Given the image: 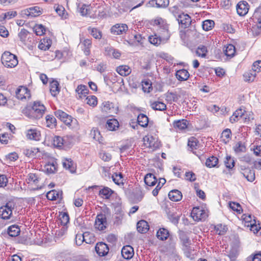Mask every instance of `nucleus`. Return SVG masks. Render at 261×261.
Listing matches in <instances>:
<instances>
[{
	"mask_svg": "<svg viewBox=\"0 0 261 261\" xmlns=\"http://www.w3.org/2000/svg\"><path fill=\"white\" fill-rule=\"evenodd\" d=\"M244 177L250 182H252L255 179V172L250 169H245L242 173Z\"/></svg>",
	"mask_w": 261,
	"mask_h": 261,
	"instance_id": "40",
	"label": "nucleus"
},
{
	"mask_svg": "<svg viewBox=\"0 0 261 261\" xmlns=\"http://www.w3.org/2000/svg\"><path fill=\"white\" fill-rule=\"evenodd\" d=\"M61 224L66 226L69 222V216L66 212H61L59 215Z\"/></svg>",
	"mask_w": 261,
	"mask_h": 261,
	"instance_id": "51",
	"label": "nucleus"
},
{
	"mask_svg": "<svg viewBox=\"0 0 261 261\" xmlns=\"http://www.w3.org/2000/svg\"><path fill=\"white\" fill-rule=\"evenodd\" d=\"M54 113L55 116L65 124L68 126H71V123L72 121V117L70 115L61 110L56 111Z\"/></svg>",
	"mask_w": 261,
	"mask_h": 261,
	"instance_id": "8",
	"label": "nucleus"
},
{
	"mask_svg": "<svg viewBox=\"0 0 261 261\" xmlns=\"http://www.w3.org/2000/svg\"><path fill=\"white\" fill-rule=\"evenodd\" d=\"M234 150L236 153L245 152L246 148L245 146L241 142H239L234 147Z\"/></svg>",
	"mask_w": 261,
	"mask_h": 261,
	"instance_id": "64",
	"label": "nucleus"
},
{
	"mask_svg": "<svg viewBox=\"0 0 261 261\" xmlns=\"http://www.w3.org/2000/svg\"><path fill=\"white\" fill-rule=\"evenodd\" d=\"M20 232V229L17 225L10 226L7 229L8 234L11 237L18 236Z\"/></svg>",
	"mask_w": 261,
	"mask_h": 261,
	"instance_id": "32",
	"label": "nucleus"
},
{
	"mask_svg": "<svg viewBox=\"0 0 261 261\" xmlns=\"http://www.w3.org/2000/svg\"><path fill=\"white\" fill-rule=\"evenodd\" d=\"M14 209V204L11 202L0 207V217L4 220H9L12 216V210Z\"/></svg>",
	"mask_w": 261,
	"mask_h": 261,
	"instance_id": "5",
	"label": "nucleus"
},
{
	"mask_svg": "<svg viewBox=\"0 0 261 261\" xmlns=\"http://www.w3.org/2000/svg\"><path fill=\"white\" fill-rule=\"evenodd\" d=\"M219 160L215 156H212L207 158L206 160L205 165L208 168H213L217 167Z\"/></svg>",
	"mask_w": 261,
	"mask_h": 261,
	"instance_id": "42",
	"label": "nucleus"
},
{
	"mask_svg": "<svg viewBox=\"0 0 261 261\" xmlns=\"http://www.w3.org/2000/svg\"><path fill=\"white\" fill-rule=\"evenodd\" d=\"M215 22L213 20L207 19L202 22V29L205 31H208L213 29L214 27Z\"/></svg>",
	"mask_w": 261,
	"mask_h": 261,
	"instance_id": "53",
	"label": "nucleus"
},
{
	"mask_svg": "<svg viewBox=\"0 0 261 261\" xmlns=\"http://www.w3.org/2000/svg\"><path fill=\"white\" fill-rule=\"evenodd\" d=\"M106 127L109 130H115L116 128L119 127V124L116 119H110L107 121Z\"/></svg>",
	"mask_w": 261,
	"mask_h": 261,
	"instance_id": "33",
	"label": "nucleus"
},
{
	"mask_svg": "<svg viewBox=\"0 0 261 261\" xmlns=\"http://www.w3.org/2000/svg\"><path fill=\"white\" fill-rule=\"evenodd\" d=\"M57 163L56 161H49L44 167L48 174L54 173L57 170Z\"/></svg>",
	"mask_w": 261,
	"mask_h": 261,
	"instance_id": "28",
	"label": "nucleus"
},
{
	"mask_svg": "<svg viewBox=\"0 0 261 261\" xmlns=\"http://www.w3.org/2000/svg\"><path fill=\"white\" fill-rule=\"evenodd\" d=\"M224 164L227 168L231 169L234 166L235 162L230 156L227 155L224 161Z\"/></svg>",
	"mask_w": 261,
	"mask_h": 261,
	"instance_id": "62",
	"label": "nucleus"
},
{
	"mask_svg": "<svg viewBox=\"0 0 261 261\" xmlns=\"http://www.w3.org/2000/svg\"><path fill=\"white\" fill-rule=\"evenodd\" d=\"M242 218L245 222L250 223L251 229L252 230L254 233H257L259 230L260 227L256 225V220L254 216H252L250 214H243Z\"/></svg>",
	"mask_w": 261,
	"mask_h": 261,
	"instance_id": "10",
	"label": "nucleus"
},
{
	"mask_svg": "<svg viewBox=\"0 0 261 261\" xmlns=\"http://www.w3.org/2000/svg\"><path fill=\"white\" fill-rule=\"evenodd\" d=\"M215 230L219 235H222L226 232L227 227L225 225L219 224L215 226Z\"/></svg>",
	"mask_w": 261,
	"mask_h": 261,
	"instance_id": "63",
	"label": "nucleus"
},
{
	"mask_svg": "<svg viewBox=\"0 0 261 261\" xmlns=\"http://www.w3.org/2000/svg\"><path fill=\"white\" fill-rule=\"evenodd\" d=\"M158 33L159 35L155 34L148 37L149 42L156 46L160 45L163 41L168 39L170 37L168 27L166 25H163V28L160 27L158 30Z\"/></svg>",
	"mask_w": 261,
	"mask_h": 261,
	"instance_id": "2",
	"label": "nucleus"
},
{
	"mask_svg": "<svg viewBox=\"0 0 261 261\" xmlns=\"http://www.w3.org/2000/svg\"><path fill=\"white\" fill-rule=\"evenodd\" d=\"M113 181L117 185H123L122 181L123 174L121 173H115L112 176Z\"/></svg>",
	"mask_w": 261,
	"mask_h": 261,
	"instance_id": "57",
	"label": "nucleus"
},
{
	"mask_svg": "<svg viewBox=\"0 0 261 261\" xmlns=\"http://www.w3.org/2000/svg\"><path fill=\"white\" fill-rule=\"evenodd\" d=\"M46 108L39 101L28 104L22 110V113L31 119H39L42 117Z\"/></svg>",
	"mask_w": 261,
	"mask_h": 261,
	"instance_id": "1",
	"label": "nucleus"
},
{
	"mask_svg": "<svg viewBox=\"0 0 261 261\" xmlns=\"http://www.w3.org/2000/svg\"><path fill=\"white\" fill-rule=\"evenodd\" d=\"M166 180L164 178H160L156 187L153 190L152 194L154 196L158 195L159 192L163 186L166 183Z\"/></svg>",
	"mask_w": 261,
	"mask_h": 261,
	"instance_id": "50",
	"label": "nucleus"
},
{
	"mask_svg": "<svg viewBox=\"0 0 261 261\" xmlns=\"http://www.w3.org/2000/svg\"><path fill=\"white\" fill-rule=\"evenodd\" d=\"M169 236V230L164 228H160L156 232L157 238L161 241L166 240Z\"/></svg>",
	"mask_w": 261,
	"mask_h": 261,
	"instance_id": "30",
	"label": "nucleus"
},
{
	"mask_svg": "<svg viewBox=\"0 0 261 261\" xmlns=\"http://www.w3.org/2000/svg\"><path fill=\"white\" fill-rule=\"evenodd\" d=\"M142 88L144 92L149 93L152 90V84L149 80L142 81Z\"/></svg>",
	"mask_w": 261,
	"mask_h": 261,
	"instance_id": "49",
	"label": "nucleus"
},
{
	"mask_svg": "<svg viewBox=\"0 0 261 261\" xmlns=\"http://www.w3.org/2000/svg\"><path fill=\"white\" fill-rule=\"evenodd\" d=\"M149 228V226L145 220H140L137 223V229L140 233H145L148 231Z\"/></svg>",
	"mask_w": 261,
	"mask_h": 261,
	"instance_id": "25",
	"label": "nucleus"
},
{
	"mask_svg": "<svg viewBox=\"0 0 261 261\" xmlns=\"http://www.w3.org/2000/svg\"><path fill=\"white\" fill-rule=\"evenodd\" d=\"M88 90L87 87L83 85H79L76 89V92L80 98L82 97V95H83L84 96H86V94H88Z\"/></svg>",
	"mask_w": 261,
	"mask_h": 261,
	"instance_id": "59",
	"label": "nucleus"
},
{
	"mask_svg": "<svg viewBox=\"0 0 261 261\" xmlns=\"http://www.w3.org/2000/svg\"><path fill=\"white\" fill-rule=\"evenodd\" d=\"M95 251L100 256H105L109 251V246L102 242H98L95 247Z\"/></svg>",
	"mask_w": 261,
	"mask_h": 261,
	"instance_id": "14",
	"label": "nucleus"
},
{
	"mask_svg": "<svg viewBox=\"0 0 261 261\" xmlns=\"http://www.w3.org/2000/svg\"><path fill=\"white\" fill-rule=\"evenodd\" d=\"M29 32L25 29H22L20 32L18 33V37L20 41L24 44L26 43V39Z\"/></svg>",
	"mask_w": 261,
	"mask_h": 261,
	"instance_id": "61",
	"label": "nucleus"
},
{
	"mask_svg": "<svg viewBox=\"0 0 261 261\" xmlns=\"http://www.w3.org/2000/svg\"><path fill=\"white\" fill-rule=\"evenodd\" d=\"M16 97L17 99L23 100L31 97V93L29 89L24 86H20L16 90Z\"/></svg>",
	"mask_w": 261,
	"mask_h": 261,
	"instance_id": "11",
	"label": "nucleus"
},
{
	"mask_svg": "<svg viewBox=\"0 0 261 261\" xmlns=\"http://www.w3.org/2000/svg\"><path fill=\"white\" fill-rule=\"evenodd\" d=\"M188 124L189 122L187 120L182 119L174 121L172 124L173 127L177 131L186 129Z\"/></svg>",
	"mask_w": 261,
	"mask_h": 261,
	"instance_id": "22",
	"label": "nucleus"
},
{
	"mask_svg": "<svg viewBox=\"0 0 261 261\" xmlns=\"http://www.w3.org/2000/svg\"><path fill=\"white\" fill-rule=\"evenodd\" d=\"M253 19L258 23L257 28L261 29V7L255 10L253 14Z\"/></svg>",
	"mask_w": 261,
	"mask_h": 261,
	"instance_id": "58",
	"label": "nucleus"
},
{
	"mask_svg": "<svg viewBox=\"0 0 261 261\" xmlns=\"http://www.w3.org/2000/svg\"><path fill=\"white\" fill-rule=\"evenodd\" d=\"M176 20L178 21L179 27L182 29L188 28L191 23V18L187 14L180 13L177 15Z\"/></svg>",
	"mask_w": 261,
	"mask_h": 261,
	"instance_id": "7",
	"label": "nucleus"
},
{
	"mask_svg": "<svg viewBox=\"0 0 261 261\" xmlns=\"http://www.w3.org/2000/svg\"><path fill=\"white\" fill-rule=\"evenodd\" d=\"M1 61L3 65L7 68H14L18 63L17 56L7 51L2 54Z\"/></svg>",
	"mask_w": 261,
	"mask_h": 261,
	"instance_id": "3",
	"label": "nucleus"
},
{
	"mask_svg": "<svg viewBox=\"0 0 261 261\" xmlns=\"http://www.w3.org/2000/svg\"><path fill=\"white\" fill-rule=\"evenodd\" d=\"M39 150L38 148L31 147L30 148H26L23 150V153L29 158H33L35 156Z\"/></svg>",
	"mask_w": 261,
	"mask_h": 261,
	"instance_id": "45",
	"label": "nucleus"
},
{
	"mask_svg": "<svg viewBox=\"0 0 261 261\" xmlns=\"http://www.w3.org/2000/svg\"><path fill=\"white\" fill-rule=\"evenodd\" d=\"M225 55L227 57H232L234 56L236 48L232 44H228L226 46L225 49L224 50Z\"/></svg>",
	"mask_w": 261,
	"mask_h": 261,
	"instance_id": "54",
	"label": "nucleus"
},
{
	"mask_svg": "<svg viewBox=\"0 0 261 261\" xmlns=\"http://www.w3.org/2000/svg\"><path fill=\"white\" fill-rule=\"evenodd\" d=\"M34 32L38 36H41L45 34L46 29L42 24H36L33 28Z\"/></svg>",
	"mask_w": 261,
	"mask_h": 261,
	"instance_id": "55",
	"label": "nucleus"
},
{
	"mask_svg": "<svg viewBox=\"0 0 261 261\" xmlns=\"http://www.w3.org/2000/svg\"><path fill=\"white\" fill-rule=\"evenodd\" d=\"M117 72L121 75L127 76L131 72V69L126 65L120 66L117 68Z\"/></svg>",
	"mask_w": 261,
	"mask_h": 261,
	"instance_id": "46",
	"label": "nucleus"
},
{
	"mask_svg": "<svg viewBox=\"0 0 261 261\" xmlns=\"http://www.w3.org/2000/svg\"><path fill=\"white\" fill-rule=\"evenodd\" d=\"M60 91L59 84L56 80H53L50 83V91L53 96H57Z\"/></svg>",
	"mask_w": 261,
	"mask_h": 261,
	"instance_id": "31",
	"label": "nucleus"
},
{
	"mask_svg": "<svg viewBox=\"0 0 261 261\" xmlns=\"http://www.w3.org/2000/svg\"><path fill=\"white\" fill-rule=\"evenodd\" d=\"M81 43H82L85 47L83 50L85 55L89 56L90 54V48L92 45L91 40L89 39H85L82 42V39H81Z\"/></svg>",
	"mask_w": 261,
	"mask_h": 261,
	"instance_id": "43",
	"label": "nucleus"
},
{
	"mask_svg": "<svg viewBox=\"0 0 261 261\" xmlns=\"http://www.w3.org/2000/svg\"><path fill=\"white\" fill-rule=\"evenodd\" d=\"M231 132L229 128L224 129L221 134V138L225 144H227L231 139Z\"/></svg>",
	"mask_w": 261,
	"mask_h": 261,
	"instance_id": "48",
	"label": "nucleus"
},
{
	"mask_svg": "<svg viewBox=\"0 0 261 261\" xmlns=\"http://www.w3.org/2000/svg\"><path fill=\"white\" fill-rule=\"evenodd\" d=\"M105 51L107 55H112L115 59H118L121 56V53L116 49L112 47H107L106 48Z\"/></svg>",
	"mask_w": 261,
	"mask_h": 261,
	"instance_id": "47",
	"label": "nucleus"
},
{
	"mask_svg": "<svg viewBox=\"0 0 261 261\" xmlns=\"http://www.w3.org/2000/svg\"><path fill=\"white\" fill-rule=\"evenodd\" d=\"M62 194V192L57 191L55 190H52L48 192L46 194V198L49 200H55L59 198Z\"/></svg>",
	"mask_w": 261,
	"mask_h": 261,
	"instance_id": "38",
	"label": "nucleus"
},
{
	"mask_svg": "<svg viewBox=\"0 0 261 261\" xmlns=\"http://www.w3.org/2000/svg\"><path fill=\"white\" fill-rule=\"evenodd\" d=\"M63 167L70 171L71 173H74L75 171V167L74 166L73 161L71 159H66L63 162Z\"/></svg>",
	"mask_w": 261,
	"mask_h": 261,
	"instance_id": "44",
	"label": "nucleus"
},
{
	"mask_svg": "<svg viewBox=\"0 0 261 261\" xmlns=\"http://www.w3.org/2000/svg\"><path fill=\"white\" fill-rule=\"evenodd\" d=\"M169 4V0H150L147 4L148 7L156 8H166Z\"/></svg>",
	"mask_w": 261,
	"mask_h": 261,
	"instance_id": "19",
	"label": "nucleus"
},
{
	"mask_svg": "<svg viewBox=\"0 0 261 261\" xmlns=\"http://www.w3.org/2000/svg\"><path fill=\"white\" fill-rule=\"evenodd\" d=\"M107 224V222L106 216L103 214L98 215L95 220V228L99 230H103L106 228Z\"/></svg>",
	"mask_w": 261,
	"mask_h": 261,
	"instance_id": "15",
	"label": "nucleus"
},
{
	"mask_svg": "<svg viewBox=\"0 0 261 261\" xmlns=\"http://www.w3.org/2000/svg\"><path fill=\"white\" fill-rule=\"evenodd\" d=\"M75 243L76 245L80 246L83 242L87 244H91L94 240V237L92 233L89 232H85L83 234L77 233L75 236Z\"/></svg>",
	"mask_w": 261,
	"mask_h": 261,
	"instance_id": "4",
	"label": "nucleus"
},
{
	"mask_svg": "<svg viewBox=\"0 0 261 261\" xmlns=\"http://www.w3.org/2000/svg\"><path fill=\"white\" fill-rule=\"evenodd\" d=\"M53 143L55 146L58 148H61L62 146H68L70 144L69 139L67 136L61 137L56 136L54 138Z\"/></svg>",
	"mask_w": 261,
	"mask_h": 261,
	"instance_id": "12",
	"label": "nucleus"
},
{
	"mask_svg": "<svg viewBox=\"0 0 261 261\" xmlns=\"http://www.w3.org/2000/svg\"><path fill=\"white\" fill-rule=\"evenodd\" d=\"M144 144L147 145L149 148L156 149L159 148V144L157 141L152 137L145 136L144 138Z\"/></svg>",
	"mask_w": 261,
	"mask_h": 261,
	"instance_id": "23",
	"label": "nucleus"
},
{
	"mask_svg": "<svg viewBox=\"0 0 261 261\" xmlns=\"http://www.w3.org/2000/svg\"><path fill=\"white\" fill-rule=\"evenodd\" d=\"M137 122L141 126L145 127L149 123L148 118L145 114H140L137 117Z\"/></svg>",
	"mask_w": 261,
	"mask_h": 261,
	"instance_id": "37",
	"label": "nucleus"
},
{
	"mask_svg": "<svg viewBox=\"0 0 261 261\" xmlns=\"http://www.w3.org/2000/svg\"><path fill=\"white\" fill-rule=\"evenodd\" d=\"M122 257L126 259H130L134 254V249L130 245L124 246L121 250Z\"/></svg>",
	"mask_w": 261,
	"mask_h": 261,
	"instance_id": "21",
	"label": "nucleus"
},
{
	"mask_svg": "<svg viewBox=\"0 0 261 261\" xmlns=\"http://www.w3.org/2000/svg\"><path fill=\"white\" fill-rule=\"evenodd\" d=\"M169 198L173 201H179L182 197L180 191L178 190H172L168 194Z\"/></svg>",
	"mask_w": 261,
	"mask_h": 261,
	"instance_id": "27",
	"label": "nucleus"
},
{
	"mask_svg": "<svg viewBox=\"0 0 261 261\" xmlns=\"http://www.w3.org/2000/svg\"><path fill=\"white\" fill-rule=\"evenodd\" d=\"M88 30L94 38L96 39H100L101 38L102 32L97 28L89 27Z\"/></svg>",
	"mask_w": 261,
	"mask_h": 261,
	"instance_id": "52",
	"label": "nucleus"
},
{
	"mask_svg": "<svg viewBox=\"0 0 261 261\" xmlns=\"http://www.w3.org/2000/svg\"><path fill=\"white\" fill-rule=\"evenodd\" d=\"M245 111L242 108L237 110L230 117L229 121L231 123H233L237 122L240 118L244 115Z\"/></svg>",
	"mask_w": 261,
	"mask_h": 261,
	"instance_id": "26",
	"label": "nucleus"
},
{
	"mask_svg": "<svg viewBox=\"0 0 261 261\" xmlns=\"http://www.w3.org/2000/svg\"><path fill=\"white\" fill-rule=\"evenodd\" d=\"M175 75L178 80L180 81H184L188 79L190 74L187 70L182 69L177 70L176 72Z\"/></svg>",
	"mask_w": 261,
	"mask_h": 261,
	"instance_id": "29",
	"label": "nucleus"
},
{
	"mask_svg": "<svg viewBox=\"0 0 261 261\" xmlns=\"http://www.w3.org/2000/svg\"><path fill=\"white\" fill-rule=\"evenodd\" d=\"M26 136L28 139L38 141L40 140L41 134L36 128H31L27 130Z\"/></svg>",
	"mask_w": 261,
	"mask_h": 261,
	"instance_id": "20",
	"label": "nucleus"
},
{
	"mask_svg": "<svg viewBox=\"0 0 261 261\" xmlns=\"http://www.w3.org/2000/svg\"><path fill=\"white\" fill-rule=\"evenodd\" d=\"M229 207L233 211L236 212L238 214H241L243 210L241 205L235 202H230L229 203Z\"/></svg>",
	"mask_w": 261,
	"mask_h": 261,
	"instance_id": "60",
	"label": "nucleus"
},
{
	"mask_svg": "<svg viewBox=\"0 0 261 261\" xmlns=\"http://www.w3.org/2000/svg\"><path fill=\"white\" fill-rule=\"evenodd\" d=\"M101 109L102 112L107 114L114 113L117 111V109L114 107V105L108 101L102 102Z\"/></svg>",
	"mask_w": 261,
	"mask_h": 261,
	"instance_id": "18",
	"label": "nucleus"
},
{
	"mask_svg": "<svg viewBox=\"0 0 261 261\" xmlns=\"http://www.w3.org/2000/svg\"><path fill=\"white\" fill-rule=\"evenodd\" d=\"M198 143L199 141L195 137H190L188 142L189 150L194 153V150L197 148Z\"/></svg>",
	"mask_w": 261,
	"mask_h": 261,
	"instance_id": "36",
	"label": "nucleus"
},
{
	"mask_svg": "<svg viewBox=\"0 0 261 261\" xmlns=\"http://www.w3.org/2000/svg\"><path fill=\"white\" fill-rule=\"evenodd\" d=\"M127 30L128 27L126 24L117 23L112 27L111 33L114 35H119L125 33Z\"/></svg>",
	"mask_w": 261,
	"mask_h": 261,
	"instance_id": "13",
	"label": "nucleus"
},
{
	"mask_svg": "<svg viewBox=\"0 0 261 261\" xmlns=\"http://www.w3.org/2000/svg\"><path fill=\"white\" fill-rule=\"evenodd\" d=\"M238 15L241 16H245L248 12L249 5L245 1L240 2L236 6Z\"/></svg>",
	"mask_w": 261,
	"mask_h": 261,
	"instance_id": "16",
	"label": "nucleus"
},
{
	"mask_svg": "<svg viewBox=\"0 0 261 261\" xmlns=\"http://www.w3.org/2000/svg\"><path fill=\"white\" fill-rule=\"evenodd\" d=\"M144 180L145 184L150 187L154 186L158 181L156 177L153 174L151 173L146 174Z\"/></svg>",
	"mask_w": 261,
	"mask_h": 261,
	"instance_id": "24",
	"label": "nucleus"
},
{
	"mask_svg": "<svg viewBox=\"0 0 261 261\" xmlns=\"http://www.w3.org/2000/svg\"><path fill=\"white\" fill-rule=\"evenodd\" d=\"M151 108L156 111H164L166 110V105L164 102L160 101H155L150 105Z\"/></svg>",
	"mask_w": 261,
	"mask_h": 261,
	"instance_id": "39",
	"label": "nucleus"
},
{
	"mask_svg": "<svg viewBox=\"0 0 261 261\" xmlns=\"http://www.w3.org/2000/svg\"><path fill=\"white\" fill-rule=\"evenodd\" d=\"M43 9L38 6H34L23 10L21 11L22 17H35L42 14Z\"/></svg>",
	"mask_w": 261,
	"mask_h": 261,
	"instance_id": "6",
	"label": "nucleus"
},
{
	"mask_svg": "<svg viewBox=\"0 0 261 261\" xmlns=\"http://www.w3.org/2000/svg\"><path fill=\"white\" fill-rule=\"evenodd\" d=\"M167 218L174 225L177 226L181 215L180 212H176L174 208L168 209L166 211Z\"/></svg>",
	"mask_w": 261,
	"mask_h": 261,
	"instance_id": "9",
	"label": "nucleus"
},
{
	"mask_svg": "<svg viewBox=\"0 0 261 261\" xmlns=\"http://www.w3.org/2000/svg\"><path fill=\"white\" fill-rule=\"evenodd\" d=\"M207 49L206 46L204 45L199 46L196 51V55L201 58H205L206 56Z\"/></svg>",
	"mask_w": 261,
	"mask_h": 261,
	"instance_id": "56",
	"label": "nucleus"
},
{
	"mask_svg": "<svg viewBox=\"0 0 261 261\" xmlns=\"http://www.w3.org/2000/svg\"><path fill=\"white\" fill-rule=\"evenodd\" d=\"M113 191L108 187H103L99 192V195L103 198L109 199Z\"/></svg>",
	"mask_w": 261,
	"mask_h": 261,
	"instance_id": "41",
	"label": "nucleus"
},
{
	"mask_svg": "<svg viewBox=\"0 0 261 261\" xmlns=\"http://www.w3.org/2000/svg\"><path fill=\"white\" fill-rule=\"evenodd\" d=\"M46 126L50 128H56L57 126V120L56 118L52 115H47L45 117Z\"/></svg>",
	"mask_w": 261,
	"mask_h": 261,
	"instance_id": "35",
	"label": "nucleus"
},
{
	"mask_svg": "<svg viewBox=\"0 0 261 261\" xmlns=\"http://www.w3.org/2000/svg\"><path fill=\"white\" fill-rule=\"evenodd\" d=\"M51 43L52 41L50 39L44 38L41 40L38 45V48L42 50H48L51 46Z\"/></svg>",
	"mask_w": 261,
	"mask_h": 261,
	"instance_id": "34",
	"label": "nucleus"
},
{
	"mask_svg": "<svg viewBox=\"0 0 261 261\" xmlns=\"http://www.w3.org/2000/svg\"><path fill=\"white\" fill-rule=\"evenodd\" d=\"M191 215L194 219L202 220L205 218V213L204 210L199 207H194L193 208Z\"/></svg>",
	"mask_w": 261,
	"mask_h": 261,
	"instance_id": "17",
	"label": "nucleus"
}]
</instances>
